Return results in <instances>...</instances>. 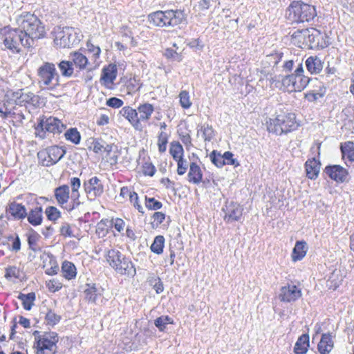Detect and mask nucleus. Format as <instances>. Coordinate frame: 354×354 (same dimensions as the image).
<instances>
[{"instance_id":"nucleus-53","label":"nucleus","mask_w":354,"mask_h":354,"mask_svg":"<svg viewBox=\"0 0 354 354\" xmlns=\"http://www.w3.org/2000/svg\"><path fill=\"white\" fill-rule=\"evenodd\" d=\"M223 157L225 159V165H233L235 167L239 165L238 160L236 158H234V155L232 152H225L223 153Z\"/></svg>"},{"instance_id":"nucleus-42","label":"nucleus","mask_w":354,"mask_h":354,"mask_svg":"<svg viewBox=\"0 0 354 354\" xmlns=\"http://www.w3.org/2000/svg\"><path fill=\"white\" fill-rule=\"evenodd\" d=\"M164 244V236L161 235L157 236L155 237L153 242L151 245V250L157 254H160L163 251Z\"/></svg>"},{"instance_id":"nucleus-27","label":"nucleus","mask_w":354,"mask_h":354,"mask_svg":"<svg viewBox=\"0 0 354 354\" xmlns=\"http://www.w3.org/2000/svg\"><path fill=\"white\" fill-rule=\"evenodd\" d=\"M306 176L310 179H315L318 177L320 171V163L315 158L309 159L305 164Z\"/></svg>"},{"instance_id":"nucleus-24","label":"nucleus","mask_w":354,"mask_h":354,"mask_svg":"<svg viewBox=\"0 0 354 354\" xmlns=\"http://www.w3.org/2000/svg\"><path fill=\"white\" fill-rule=\"evenodd\" d=\"M14 93L17 94L16 102H17V105L22 106L26 104L35 105L39 100V97L31 92L21 93L14 91Z\"/></svg>"},{"instance_id":"nucleus-15","label":"nucleus","mask_w":354,"mask_h":354,"mask_svg":"<svg viewBox=\"0 0 354 354\" xmlns=\"http://www.w3.org/2000/svg\"><path fill=\"white\" fill-rule=\"evenodd\" d=\"M301 297V290L295 285L282 287L279 297L281 301L286 302L295 301Z\"/></svg>"},{"instance_id":"nucleus-31","label":"nucleus","mask_w":354,"mask_h":354,"mask_svg":"<svg viewBox=\"0 0 354 354\" xmlns=\"http://www.w3.org/2000/svg\"><path fill=\"white\" fill-rule=\"evenodd\" d=\"M314 32H317L315 29H303L297 30L294 32L292 37L294 39L298 40V44H308L307 38H310L311 36L315 37Z\"/></svg>"},{"instance_id":"nucleus-26","label":"nucleus","mask_w":354,"mask_h":354,"mask_svg":"<svg viewBox=\"0 0 354 354\" xmlns=\"http://www.w3.org/2000/svg\"><path fill=\"white\" fill-rule=\"evenodd\" d=\"M117 74L118 68L116 65L110 64L103 69L101 81H102L105 85L113 84L116 79Z\"/></svg>"},{"instance_id":"nucleus-49","label":"nucleus","mask_w":354,"mask_h":354,"mask_svg":"<svg viewBox=\"0 0 354 354\" xmlns=\"http://www.w3.org/2000/svg\"><path fill=\"white\" fill-rule=\"evenodd\" d=\"M45 213L48 220L57 221L61 216L60 211L55 207L49 206L46 209Z\"/></svg>"},{"instance_id":"nucleus-28","label":"nucleus","mask_w":354,"mask_h":354,"mask_svg":"<svg viewBox=\"0 0 354 354\" xmlns=\"http://www.w3.org/2000/svg\"><path fill=\"white\" fill-rule=\"evenodd\" d=\"M334 346V342L330 334H323L318 344V351L321 354H328Z\"/></svg>"},{"instance_id":"nucleus-7","label":"nucleus","mask_w":354,"mask_h":354,"mask_svg":"<svg viewBox=\"0 0 354 354\" xmlns=\"http://www.w3.org/2000/svg\"><path fill=\"white\" fill-rule=\"evenodd\" d=\"M39 83L53 90L59 84V75L53 63L44 62L37 69Z\"/></svg>"},{"instance_id":"nucleus-32","label":"nucleus","mask_w":354,"mask_h":354,"mask_svg":"<svg viewBox=\"0 0 354 354\" xmlns=\"http://www.w3.org/2000/svg\"><path fill=\"white\" fill-rule=\"evenodd\" d=\"M122 253L116 250L111 249L106 252L105 258L110 266L115 270L118 263L123 258Z\"/></svg>"},{"instance_id":"nucleus-44","label":"nucleus","mask_w":354,"mask_h":354,"mask_svg":"<svg viewBox=\"0 0 354 354\" xmlns=\"http://www.w3.org/2000/svg\"><path fill=\"white\" fill-rule=\"evenodd\" d=\"M169 134L164 131H160L158 136V147L160 153H164L167 149Z\"/></svg>"},{"instance_id":"nucleus-43","label":"nucleus","mask_w":354,"mask_h":354,"mask_svg":"<svg viewBox=\"0 0 354 354\" xmlns=\"http://www.w3.org/2000/svg\"><path fill=\"white\" fill-rule=\"evenodd\" d=\"M199 132L202 133V136L205 141H210L215 136L212 127L208 124L202 125L198 131V134Z\"/></svg>"},{"instance_id":"nucleus-50","label":"nucleus","mask_w":354,"mask_h":354,"mask_svg":"<svg viewBox=\"0 0 354 354\" xmlns=\"http://www.w3.org/2000/svg\"><path fill=\"white\" fill-rule=\"evenodd\" d=\"M180 104L183 109L191 107L192 102L190 100L189 93L186 91H182L179 94Z\"/></svg>"},{"instance_id":"nucleus-57","label":"nucleus","mask_w":354,"mask_h":354,"mask_svg":"<svg viewBox=\"0 0 354 354\" xmlns=\"http://www.w3.org/2000/svg\"><path fill=\"white\" fill-rule=\"evenodd\" d=\"M86 47L88 50L93 54V56L95 59L99 57L101 53V49L99 46H95L90 41H88L86 44Z\"/></svg>"},{"instance_id":"nucleus-47","label":"nucleus","mask_w":354,"mask_h":354,"mask_svg":"<svg viewBox=\"0 0 354 354\" xmlns=\"http://www.w3.org/2000/svg\"><path fill=\"white\" fill-rule=\"evenodd\" d=\"M81 204V202L80 201V193L78 190L74 191L72 190L71 193V203L68 204V205L65 207V209L68 211L71 212L74 209L77 208Z\"/></svg>"},{"instance_id":"nucleus-20","label":"nucleus","mask_w":354,"mask_h":354,"mask_svg":"<svg viewBox=\"0 0 354 354\" xmlns=\"http://www.w3.org/2000/svg\"><path fill=\"white\" fill-rule=\"evenodd\" d=\"M153 112L154 107L151 104L145 102L139 104L137 107V115L140 124H142V122L149 121Z\"/></svg>"},{"instance_id":"nucleus-63","label":"nucleus","mask_w":354,"mask_h":354,"mask_svg":"<svg viewBox=\"0 0 354 354\" xmlns=\"http://www.w3.org/2000/svg\"><path fill=\"white\" fill-rule=\"evenodd\" d=\"M47 286H48V289L53 292L59 290L62 287L61 283H59L57 281H55L54 279L50 280L47 283Z\"/></svg>"},{"instance_id":"nucleus-1","label":"nucleus","mask_w":354,"mask_h":354,"mask_svg":"<svg viewBox=\"0 0 354 354\" xmlns=\"http://www.w3.org/2000/svg\"><path fill=\"white\" fill-rule=\"evenodd\" d=\"M15 25L26 38V44H33L34 40L45 37V26L34 14L23 12L15 19Z\"/></svg>"},{"instance_id":"nucleus-18","label":"nucleus","mask_w":354,"mask_h":354,"mask_svg":"<svg viewBox=\"0 0 354 354\" xmlns=\"http://www.w3.org/2000/svg\"><path fill=\"white\" fill-rule=\"evenodd\" d=\"M103 292L104 289L95 283H87L84 290L86 300L93 304L96 303L98 297L102 296Z\"/></svg>"},{"instance_id":"nucleus-48","label":"nucleus","mask_w":354,"mask_h":354,"mask_svg":"<svg viewBox=\"0 0 354 354\" xmlns=\"http://www.w3.org/2000/svg\"><path fill=\"white\" fill-rule=\"evenodd\" d=\"M209 158L212 163L214 164L217 167H222L223 165H225L223 154L221 155L216 151H213L209 154Z\"/></svg>"},{"instance_id":"nucleus-33","label":"nucleus","mask_w":354,"mask_h":354,"mask_svg":"<svg viewBox=\"0 0 354 354\" xmlns=\"http://www.w3.org/2000/svg\"><path fill=\"white\" fill-rule=\"evenodd\" d=\"M306 254V243L304 241H297L293 248L292 259L297 261L302 259Z\"/></svg>"},{"instance_id":"nucleus-37","label":"nucleus","mask_w":354,"mask_h":354,"mask_svg":"<svg viewBox=\"0 0 354 354\" xmlns=\"http://www.w3.org/2000/svg\"><path fill=\"white\" fill-rule=\"evenodd\" d=\"M58 68L64 77H71L74 73L73 64L71 59L60 62Z\"/></svg>"},{"instance_id":"nucleus-64","label":"nucleus","mask_w":354,"mask_h":354,"mask_svg":"<svg viewBox=\"0 0 354 354\" xmlns=\"http://www.w3.org/2000/svg\"><path fill=\"white\" fill-rule=\"evenodd\" d=\"M108 232V230L106 227V225L103 222H100L97 223L96 227V233L99 236H104Z\"/></svg>"},{"instance_id":"nucleus-9","label":"nucleus","mask_w":354,"mask_h":354,"mask_svg":"<svg viewBox=\"0 0 354 354\" xmlns=\"http://www.w3.org/2000/svg\"><path fill=\"white\" fill-rule=\"evenodd\" d=\"M65 129V125L56 118L50 117L41 120L35 128V135L40 138L46 137V133H59Z\"/></svg>"},{"instance_id":"nucleus-39","label":"nucleus","mask_w":354,"mask_h":354,"mask_svg":"<svg viewBox=\"0 0 354 354\" xmlns=\"http://www.w3.org/2000/svg\"><path fill=\"white\" fill-rule=\"evenodd\" d=\"M326 88L324 86H319L317 90L314 89L308 92L306 97L311 102L316 101L322 97L326 93Z\"/></svg>"},{"instance_id":"nucleus-6","label":"nucleus","mask_w":354,"mask_h":354,"mask_svg":"<svg viewBox=\"0 0 354 354\" xmlns=\"http://www.w3.org/2000/svg\"><path fill=\"white\" fill-rule=\"evenodd\" d=\"M37 354H55L57 352L58 335L55 332L41 333L39 331L33 333Z\"/></svg>"},{"instance_id":"nucleus-45","label":"nucleus","mask_w":354,"mask_h":354,"mask_svg":"<svg viewBox=\"0 0 354 354\" xmlns=\"http://www.w3.org/2000/svg\"><path fill=\"white\" fill-rule=\"evenodd\" d=\"M174 321L171 317L168 315H163L158 317L155 322V326L160 330L163 331L166 328V326L169 324H172Z\"/></svg>"},{"instance_id":"nucleus-52","label":"nucleus","mask_w":354,"mask_h":354,"mask_svg":"<svg viewBox=\"0 0 354 354\" xmlns=\"http://www.w3.org/2000/svg\"><path fill=\"white\" fill-rule=\"evenodd\" d=\"M146 207L149 209L157 210L162 207V203L154 198H147L146 197Z\"/></svg>"},{"instance_id":"nucleus-58","label":"nucleus","mask_w":354,"mask_h":354,"mask_svg":"<svg viewBox=\"0 0 354 354\" xmlns=\"http://www.w3.org/2000/svg\"><path fill=\"white\" fill-rule=\"evenodd\" d=\"M127 88L129 94L133 93L140 89V86L136 82L135 79L130 80L127 85Z\"/></svg>"},{"instance_id":"nucleus-5","label":"nucleus","mask_w":354,"mask_h":354,"mask_svg":"<svg viewBox=\"0 0 354 354\" xmlns=\"http://www.w3.org/2000/svg\"><path fill=\"white\" fill-rule=\"evenodd\" d=\"M316 16L315 6L301 1H293L287 10V17L292 23L308 22Z\"/></svg>"},{"instance_id":"nucleus-36","label":"nucleus","mask_w":354,"mask_h":354,"mask_svg":"<svg viewBox=\"0 0 354 354\" xmlns=\"http://www.w3.org/2000/svg\"><path fill=\"white\" fill-rule=\"evenodd\" d=\"M62 271L63 276L66 279H72L76 277V268L73 263L70 261H65L62 263Z\"/></svg>"},{"instance_id":"nucleus-13","label":"nucleus","mask_w":354,"mask_h":354,"mask_svg":"<svg viewBox=\"0 0 354 354\" xmlns=\"http://www.w3.org/2000/svg\"><path fill=\"white\" fill-rule=\"evenodd\" d=\"M84 191L89 200H94L102 195L104 187L101 180L96 176L92 177L84 183Z\"/></svg>"},{"instance_id":"nucleus-59","label":"nucleus","mask_w":354,"mask_h":354,"mask_svg":"<svg viewBox=\"0 0 354 354\" xmlns=\"http://www.w3.org/2000/svg\"><path fill=\"white\" fill-rule=\"evenodd\" d=\"M123 101L117 97H111L106 102V105L113 108H120L122 106Z\"/></svg>"},{"instance_id":"nucleus-41","label":"nucleus","mask_w":354,"mask_h":354,"mask_svg":"<svg viewBox=\"0 0 354 354\" xmlns=\"http://www.w3.org/2000/svg\"><path fill=\"white\" fill-rule=\"evenodd\" d=\"M64 136L66 140L71 142L73 144L77 145L80 142L81 136L76 128H71L68 129L65 132Z\"/></svg>"},{"instance_id":"nucleus-3","label":"nucleus","mask_w":354,"mask_h":354,"mask_svg":"<svg viewBox=\"0 0 354 354\" xmlns=\"http://www.w3.org/2000/svg\"><path fill=\"white\" fill-rule=\"evenodd\" d=\"M267 129L277 136L288 133L297 129L299 124L295 113H281L266 121Z\"/></svg>"},{"instance_id":"nucleus-11","label":"nucleus","mask_w":354,"mask_h":354,"mask_svg":"<svg viewBox=\"0 0 354 354\" xmlns=\"http://www.w3.org/2000/svg\"><path fill=\"white\" fill-rule=\"evenodd\" d=\"M310 82L308 77L297 76V75H286L281 80L282 85L288 92H297L304 90Z\"/></svg>"},{"instance_id":"nucleus-22","label":"nucleus","mask_w":354,"mask_h":354,"mask_svg":"<svg viewBox=\"0 0 354 354\" xmlns=\"http://www.w3.org/2000/svg\"><path fill=\"white\" fill-rule=\"evenodd\" d=\"M115 270L121 275H134L136 274V268L132 262L125 257H123L122 261L118 263Z\"/></svg>"},{"instance_id":"nucleus-21","label":"nucleus","mask_w":354,"mask_h":354,"mask_svg":"<svg viewBox=\"0 0 354 354\" xmlns=\"http://www.w3.org/2000/svg\"><path fill=\"white\" fill-rule=\"evenodd\" d=\"M55 197L59 205L65 208L69 199L70 189L68 185H62L55 189Z\"/></svg>"},{"instance_id":"nucleus-56","label":"nucleus","mask_w":354,"mask_h":354,"mask_svg":"<svg viewBox=\"0 0 354 354\" xmlns=\"http://www.w3.org/2000/svg\"><path fill=\"white\" fill-rule=\"evenodd\" d=\"M112 225L118 232H122L124 230L125 223L120 218H113L111 220Z\"/></svg>"},{"instance_id":"nucleus-55","label":"nucleus","mask_w":354,"mask_h":354,"mask_svg":"<svg viewBox=\"0 0 354 354\" xmlns=\"http://www.w3.org/2000/svg\"><path fill=\"white\" fill-rule=\"evenodd\" d=\"M209 0H200L197 4L194 6V10L195 12L207 10L209 8Z\"/></svg>"},{"instance_id":"nucleus-46","label":"nucleus","mask_w":354,"mask_h":354,"mask_svg":"<svg viewBox=\"0 0 354 354\" xmlns=\"http://www.w3.org/2000/svg\"><path fill=\"white\" fill-rule=\"evenodd\" d=\"M21 276V272L19 268L17 266H9L6 268L5 277L9 280H15L19 279Z\"/></svg>"},{"instance_id":"nucleus-10","label":"nucleus","mask_w":354,"mask_h":354,"mask_svg":"<svg viewBox=\"0 0 354 354\" xmlns=\"http://www.w3.org/2000/svg\"><path fill=\"white\" fill-rule=\"evenodd\" d=\"M64 155L65 151L57 146H52L37 153L42 165L46 167L57 163Z\"/></svg>"},{"instance_id":"nucleus-34","label":"nucleus","mask_w":354,"mask_h":354,"mask_svg":"<svg viewBox=\"0 0 354 354\" xmlns=\"http://www.w3.org/2000/svg\"><path fill=\"white\" fill-rule=\"evenodd\" d=\"M342 158L350 162H354V143L348 141L341 145L340 147Z\"/></svg>"},{"instance_id":"nucleus-14","label":"nucleus","mask_w":354,"mask_h":354,"mask_svg":"<svg viewBox=\"0 0 354 354\" xmlns=\"http://www.w3.org/2000/svg\"><path fill=\"white\" fill-rule=\"evenodd\" d=\"M225 212L224 220L227 223L239 221L243 214L242 207L236 203H226L223 208Z\"/></svg>"},{"instance_id":"nucleus-51","label":"nucleus","mask_w":354,"mask_h":354,"mask_svg":"<svg viewBox=\"0 0 354 354\" xmlns=\"http://www.w3.org/2000/svg\"><path fill=\"white\" fill-rule=\"evenodd\" d=\"M60 317L51 310H49L46 316L45 320L47 324L54 326L59 322Z\"/></svg>"},{"instance_id":"nucleus-62","label":"nucleus","mask_w":354,"mask_h":354,"mask_svg":"<svg viewBox=\"0 0 354 354\" xmlns=\"http://www.w3.org/2000/svg\"><path fill=\"white\" fill-rule=\"evenodd\" d=\"M37 239H38V234H32V235H30L28 238L29 248L30 250H32L33 251H37L38 250V248L37 246Z\"/></svg>"},{"instance_id":"nucleus-19","label":"nucleus","mask_w":354,"mask_h":354,"mask_svg":"<svg viewBox=\"0 0 354 354\" xmlns=\"http://www.w3.org/2000/svg\"><path fill=\"white\" fill-rule=\"evenodd\" d=\"M69 59L73 66L80 71L88 69L89 62L86 55L80 51H73L69 54Z\"/></svg>"},{"instance_id":"nucleus-40","label":"nucleus","mask_w":354,"mask_h":354,"mask_svg":"<svg viewBox=\"0 0 354 354\" xmlns=\"http://www.w3.org/2000/svg\"><path fill=\"white\" fill-rule=\"evenodd\" d=\"M19 299L21 301L24 309L30 310L35 299V295L34 292H30L27 295L21 294L19 296Z\"/></svg>"},{"instance_id":"nucleus-25","label":"nucleus","mask_w":354,"mask_h":354,"mask_svg":"<svg viewBox=\"0 0 354 354\" xmlns=\"http://www.w3.org/2000/svg\"><path fill=\"white\" fill-rule=\"evenodd\" d=\"M323 62L317 56H310L306 60V66L311 74H318L323 69Z\"/></svg>"},{"instance_id":"nucleus-23","label":"nucleus","mask_w":354,"mask_h":354,"mask_svg":"<svg viewBox=\"0 0 354 354\" xmlns=\"http://www.w3.org/2000/svg\"><path fill=\"white\" fill-rule=\"evenodd\" d=\"M203 180V172L199 165L196 162H191L187 174V180L195 185H198Z\"/></svg>"},{"instance_id":"nucleus-2","label":"nucleus","mask_w":354,"mask_h":354,"mask_svg":"<svg viewBox=\"0 0 354 354\" xmlns=\"http://www.w3.org/2000/svg\"><path fill=\"white\" fill-rule=\"evenodd\" d=\"M187 15L181 10H158L149 15V22L159 28H174L186 24Z\"/></svg>"},{"instance_id":"nucleus-12","label":"nucleus","mask_w":354,"mask_h":354,"mask_svg":"<svg viewBox=\"0 0 354 354\" xmlns=\"http://www.w3.org/2000/svg\"><path fill=\"white\" fill-rule=\"evenodd\" d=\"M16 97L17 94H15L13 91H6L3 99L0 100V113L2 118H7L11 114H14L12 111L17 105Z\"/></svg>"},{"instance_id":"nucleus-16","label":"nucleus","mask_w":354,"mask_h":354,"mask_svg":"<svg viewBox=\"0 0 354 354\" xmlns=\"http://www.w3.org/2000/svg\"><path fill=\"white\" fill-rule=\"evenodd\" d=\"M326 174L337 183H343L348 178L347 170L340 165L328 166L325 168Z\"/></svg>"},{"instance_id":"nucleus-4","label":"nucleus","mask_w":354,"mask_h":354,"mask_svg":"<svg viewBox=\"0 0 354 354\" xmlns=\"http://www.w3.org/2000/svg\"><path fill=\"white\" fill-rule=\"evenodd\" d=\"M53 43L57 48H70L80 41V36L76 30L68 26H55L52 31Z\"/></svg>"},{"instance_id":"nucleus-61","label":"nucleus","mask_w":354,"mask_h":354,"mask_svg":"<svg viewBox=\"0 0 354 354\" xmlns=\"http://www.w3.org/2000/svg\"><path fill=\"white\" fill-rule=\"evenodd\" d=\"M60 233L62 236L66 237H72L73 234L68 223H64L60 227Z\"/></svg>"},{"instance_id":"nucleus-38","label":"nucleus","mask_w":354,"mask_h":354,"mask_svg":"<svg viewBox=\"0 0 354 354\" xmlns=\"http://www.w3.org/2000/svg\"><path fill=\"white\" fill-rule=\"evenodd\" d=\"M169 153L174 160L182 158L184 156V149L183 146L178 141H173L170 144Z\"/></svg>"},{"instance_id":"nucleus-60","label":"nucleus","mask_w":354,"mask_h":354,"mask_svg":"<svg viewBox=\"0 0 354 354\" xmlns=\"http://www.w3.org/2000/svg\"><path fill=\"white\" fill-rule=\"evenodd\" d=\"M8 241H12V246L10 250L14 252H18L21 249V241L18 236L16 237H10Z\"/></svg>"},{"instance_id":"nucleus-30","label":"nucleus","mask_w":354,"mask_h":354,"mask_svg":"<svg viewBox=\"0 0 354 354\" xmlns=\"http://www.w3.org/2000/svg\"><path fill=\"white\" fill-rule=\"evenodd\" d=\"M309 336L307 334H303L296 342L294 347L295 354H306L309 348Z\"/></svg>"},{"instance_id":"nucleus-17","label":"nucleus","mask_w":354,"mask_h":354,"mask_svg":"<svg viewBox=\"0 0 354 354\" xmlns=\"http://www.w3.org/2000/svg\"><path fill=\"white\" fill-rule=\"evenodd\" d=\"M120 114L126 118L136 130L142 131V125L138 119L137 109L131 106H124L120 111Z\"/></svg>"},{"instance_id":"nucleus-35","label":"nucleus","mask_w":354,"mask_h":354,"mask_svg":"<svg viewBox=\"0 0 354 354\" xmlns=\"http://www.w3.org/2000/svg\"><path fill=\"white\" fill-rule=\"evenodd\" d=\"M28 221L32 225H39L42 222V208L37 206L32 208L28 215Z\"/></svg>"},{"instance_id":"nucleus-29","label":"nucleus","mask_w":354,"mask_h":354,"mask_svg":"<svg viewBox=\"0 0 354 354\" xmlns=\"http://www.w3.org/2000/svg\"><path fill=\"white\" fill-rule=\"evenodd\" d=\"M8 212L16 219H23L27 216L26 207L16 202H12L9 204Z\"/></svg>"},{"instance_id":"nucleus-54","label":"nucleus","mask_w":354,"mask_h":354,"mask_svg":"<svg viewBox=\"0 0 354 354\" xmlns=\"http://www.w3.org/2000/svg\"><path fill=\"white\" fill-rule=\"evenodd\" d=\"M177 162V173L178 175H183L185 174L187 169V161L184 158L175 160Z\"/></svg>"},{"instance_id":"nucleus-8","label":"nucleus","mask_w":354,"mask_h":354,"mask_svg":"<svg viewBox=\"0 0 354 354\" xmlns=\"http://www.w3.org/2000/svg\"><path fill=\"white\" fill-rule=\"evenodd\" d=\"M3 44L5 46L12 52L19 53L22 46L29 48L30 44H26V38L18 30L17 26L15 28H5L3 30Z\"/></svg>"}]
</instances>
